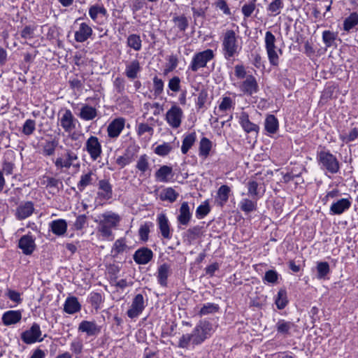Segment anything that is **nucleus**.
Segmentation results:
<instances>
[{
  "instance_id": "39",
  "label": "nucleus",
  "mask_w": 358,
  "mask_h": 358,
  "mask_svg": "<svg viewBox=\"0 0 358 358\" xmlns=\"http://www.w3.org/2000/svg\"><path fill=\"white\" fill-rule=\"evenodd\" d=\"M57 141H47L42 148V153L44 156H52L55 154L56 148L57 146Z\"/></svg>"
},
{
  "instance_id": "15",
  "label": "nucleus",
  "mask_w": 358,
  "mask_h": 358,
  "mask_svg": "<svg viewBox=\"0 0 358 358\" xmlns=\"http://www.w3.org/2000/svg\"><path fill=\"white\" fill-rule=\"evenodd\" d=\"M157 222L162 237L166 239H171V230L166 215L164 213L159 214Z\"/></svg>"
},
{
  "instance_id": "43",
  "label": "nucleus",
  "mask_w": 358,
  "mask_h": 358,
  "mask_svg": "<svg viewBox=\"0 0 358 358\" xmlns=\"http://www.w3.org/2000/svg\"><path fill=\"white\" fill-rule=\"evenodd\" d=\"M287 297L286 290L284 289H280L277 295V298L275 299V304L278 309H283L287 304Z\"/></svg>"
},
{
  "instance_id": "63",
  "label": "nucleus",
  "mask_w": 358,
  "mask_h": 358,
  "mask_svg": "<svg viewBox=\"0 0 358 358\" xmlns=\"http://www.w3.org/2000/svg\"><path fill=\"white\" fill-rule=\"evenodd\" d=\"M209 212H210V207L208 206V203H206L203 205H200L198 206L196 213V216L198 217L203 218L206 215H207Z\"/></svg>"
},
{
  "instance_id": "6",
  "label": "nucleus",
  "mask_w": 358,
  "mask_h": 358,
  "mask_svg": "<svg viewBox=\"0 0 358 358\" xmlns=\"http://www.w3.org/2000/svg\"><path fill=\"white\" fill-rule=\"evenodd\" d=\"M183 117L182 110L177 105H173L170 109L166 111L165 120L167 124L172 129H178L180 127Z\"/></svg>"
},
{
  "instance_id": "46",
  "label": "nucleus",
  "mask_w": 358,
  "mask_h": 358,
  "mask_svg": "<svg viewBox=\"0 0 358 358\" xmlns=\"http://www.w3.org/2000/svg\"><path fill=\"white\" fill-rule=\"evenodd\" d=\"M219 310V306L213 303L204 304L199 312L200 316L206 315L217 313Z\"/></svg>"
},
{
  "instance_id": "11",
  "label": "nucleus",
  "mask_w": 358,
  "mask_h": 358,
  "mask_svg": "<svg viewBox=\"0 0 358 358\" xmlns=\"http://www.w3.org/2000/svg\"><path fill=\"white\" fill-rule=\"evenodd\" d=\"M41 336V331L40 326L38 324L34 323L29 329L22 332L21 334V339L26 344H32L37 341H42L43 338H40Z\"/></svg>"
},
{
  "instance_id": "59",
  "label": "nucleus",
  "mask_w": 358,
  "mask_h": 358,
  "mask_svg": "<svg viewBox=\"0 0 358 358\" xmlns=\"http://www.w3.org/2000/svg\"><path fill=\"white\" fill-rule=\"evenodd\" d=\"M169 88L174 92H178L180 90V79L178 76H174L169 81Z\"/></svg>"
},
{
  "instance_id": "14",
  "label": "nucleus",
  "mask_w": 358,
  "mask_h": 358,
  "mask_svg": "<svg viewBox=\"0 0 358 358\" xmlns=\"http://www.w3.org/2000/svg\"><path fill=\"white\" fill-rule=\"evenodd\" d=\"M18 247L26 255H30L36 248L35 240L30 234L22 236L19 240Z\"/></svg>"
},
{
  "instance_id": "20",
  "label": "nucleus",
  "mask_w": 358,
  "mask_h": 358,
  "mask_svg": "<svg viewBox=\"0 0 358 358\" xmlns=\"http://www.w3.org/2000/svg\"><path fill=\"white\" fill-rule=\"evenodd\" d=\"M98 196L103 200H108L112 198V185L108 180H101L99 182Z\"/></svg>"
},
{
  "instance_id": "54",
  "label": "nucleus",
  "mask_w": 358,
  "mask_h": 358,
  "mask_svg": "<svg viewBox=\"0 0 358 358\" xmlns=\"http://www.w3.org/2000/svg\"><path fill=\"white\" fill-rule=\"evenodd\" d=\"M283 3L282 0H272L268 4V10L274 13V15H278L280 13V9L282 8Z\"/></svg>"
},
{
  "instance_id": "45",
  "label": "nucleus",
  "mask_w": 358,
  "mask_h": 358,
  "mask_svg": "<svg viewBox=\"0 0 358 358\" xmlns=\"http://www.w3.org/2000/svg\"><path fill=\"white\" fill-rule=\"evenodd\" d=\"M337 38V34L329 30H325L322 33V41L327 48L331 47Z\"/></svg>"
},
{
  "instance_id": "47",
  "label": "nucleus",
  "mask_w": 358,
  "mask_h": 358,
  "mask_svg": "<svg viewBox=\"0 0 358 358\" xmlns=\"http://www.w3.org/2000/svg\"><path fill=\"white\" fill-rule=\"evenodd\" d=\"M92 176L93 173L90 171L87 173L83 174L80 176V180L78 183V188L80 191L84 190L87 186L92 184L93 180Z\"/></svg>"
},
{
  "instance_id": "27",
  "label": "nucleus",
  "mask_w": 358,
  "mask_h": 358,
  "mask_svg": "<svg viewBox=\"0 0 358 358\" xmlns=\"http://www.w3.org/2000/svg\"><path fill=\"white\" fill-rule=\"evenodd\" d=\"M100 217V222L113 228H115L120 221L119 215L113 212H106L101 214Z\"/></svg>"
},
{
  "instance_id": "53",
  "label": "nucleus",
  "mask_w": 358,
  "mask_h": 358,
  "mask_svg": "<svg viewBox=\"0 0 358 358\" xmlns=\"http://www.w3.org/2000/svg\"><path fill=\"white\" fill-rule=\"evenodd\" d=\"M36 129V122L34 120L29 119L25 121L22 127V132L27 136L33 134Z\"/></svg>"
},
{
  "instance_id": "60",
  "label": "nucleus",
  "mask_w": 358,
  "mask_h": 358,
  "mask_svg": "<svg viewBox=\"0 0 358 358\" xmlns=\"http://www.w3.org/2000/svg\"><path fill=\"white\" fill-rule=\"evenodd\" d=\"M215 5V7L222 10L224 15H230L231 14L226 0H217Z\"/></svg>"
},
{
  "instance_id": "13",
  "label": "nucleus",
  "mask_w": 358,
  "mask_h": 358,
  "mask_svg": "<svg viewBox=\"0 0 358 358\" xmlns=\"http://www.w3.org/2000/svg\"><path fill=\"white\" fill-rule=\"evenodd\" d=\"M59 122L61 127L66 132H70L76 128V119L69 109L62 111Z\"/></svg>"
},
{
  "instance_id": "17",
  "label": "nucleus",
  "mask_w": 358,
  "mask_h": 358,
  "mask_svg": "<svg viewBox=\"0 0 358 358\" xmlns=\"http://www.w3.org/2000/svg\"><path fill=\"white\" fill-rule=\"evenodd\" d=\"M153 257L152 251L148 248H141L134 254L133 258L138 264H148Z\"/></svg>"
},
{
  "instance_id": "5",
  "label": "nucleus",
  "mask_w": 358,
  "mask_h": 358,
  "mask_svg": "<svg viewBox=\"0 0 358 358\" xmlns=\"http://www.w3.org/2000/svg\"><path fill=\"white\" fill-rule=\"evenodd\" d=\"M275 36L271 31H268L266 32L264 38L265 48L269 62L272 66H278L279 62V57L276 51L277 47L275 45Z\"/></svg>"
},
{
  "instance_id": "21",
  "label": "nucleus",
  "mask_w": 358,
  "mask_h": 358,
  "mask_svg": "<svg viewBox=\"0 0 358 358\" xmlns=\"http://www.w3.org/2000/svg\"><path fill=\"white\" fill-rule=\"evenodd\" d=\"M157 181L160 182H169L173 177L172 167L167 165L162 166L155 173Z\"/></svg>"
},
{
  "instance_id": "9",
  "label": "nucleus",
  "mask_w": 358,
  "mask_h": 358,
  "mask_svg": "<svg viewBox=\"0 0 358 358\" xmlns=\"http://www.w3.org/2000/svg\"><path fill=\"white\" fill-rule=\"evenodd\" d=\"M145 308L144 297L141 294H138L132 299L131 304L127 311V315L131 319L136 318L142 313Z\"/></svg>"
},
{
  "instance_id": "40",
  "label": "nucleus",
  "mask_w": 358,
  "mask_h": 358,
  "mask_svg": "<svg viewBox=\"0 0 358 358\" xmlns=\"http://www.w3.org/2000/svg\"><path fill=\"white\" fill-rule=\"evenodd\" d=\"M176 27L180 31L184 32L187 29L189 22L187 18L184 15L174 16L173 18Z\"/></svg>"
},
{
  "instance_id": "55",
  "label": "nucleus",
  "mask_w": 358,
  "mask_h": 358,
  "mask_svg": "<svg viewBox=\"0 0 358 358\" xmlns=\"http://www.w3.org/2000/svg\"><path fill=\"white\" fill-rule=\"evenodd\" d=\"M171 150V146L169 143H164L157 145L155 149V152L159 156L167 155Z\"/></svg>"
},
{
  "instance_id": "41",
  "label": "nucleus",
  "mask_w": 358,
  "mask_h": 358,
  "mask_svg": "<svg viewBox=\"0 0 358 358\" xmlns=\"http://www.w3.org/2000/svg\"><path fill=\"white\" fill-rule=\"evenodd\" d=\"M136 169L141 171V173H144L145 171L149 170L150 163L149 157L147 155L144 154L139 157L136 162Z\"/></svg>"
},
{
  "instance_id": "37",
  "label": "nucleus",
  "mask_w": 358,
  "mask_h": 358,
  "mask_svg": "<svg viewBox=\"0 0 358 358\" xmlns=\"http://www.w3.org/2000/svg\"><path fill=\"white\" fill-rule=\"evenodd\" d=\"M239 206L241 210L246 213H251L257 209V202L249 199H243Z\"/></svg>"
},
{
  "instance_id": "18",
  "label": "nucleus",
  "mask_w": 358,
  "mask_h": 358,
  "mask_svg": "<svg viewBox=\"0 0 358 358\" xmlns=\"http://www.w3.org/2000/svg\"><path fill=\"white\" fill-rule=\"evenodd\" d=\"M78 331L86 333L87 336H95L100 333L101 327L94 321H82L78 326Z\"/></svg>"
},
{
  "instance_id": "32",
  "label": "nucleus",
  "mask_w": 358,
  "mask_h": 358,
  "mask_svg": "<svg viewBox=\"0 0 358 358\" xmlns=\"http://www.w3.org/2000/svg\"><path fill=\"white\" fill-rule=\"evenodd\" d=\"M196 140V134L195 132H192L185 136L181 146V152L182 154H186L192 146L194 144Z\"/></svg>"
},
{
  "instance_id": "7",
  "label": "nucleus",
  "mask_w": 358,
  "mask_h": 358,
  "mask_svg": "<svg viewBox=\"0 0 358 358\" xmlns=\"http://www.w3.org/2000/svg\"><path fill=\"white\" fill-rule=\"evenodd\" d=\"M78 159V154L73 150L67 148L63 156L57 157L55 161V165L57 169L64 168L69 169L71 166H74L73 162Z\"/></svg>"
},
{
  "instance_id": "57",
  "label": "nucleus",
  "mask_w": 358,
  "mask_h": 358,
  "mask_svg": "<svg viewBox=\"0 0 358 358\" xmlns=\"http://www.w3.org/2000/svg\"><path fill=\"white\" fill-rule=\"evenodd\" d=\"M87 222V217L85 215H80L76 217L73 223V229L75 230H81L84 228Z\"/></svg>"
},
{
  "instance_id": "22",
  "label": "nucleus",
  "mask_w": 358,
  "mask_h": 358,
  "mask_svg": "<svg viewBox=\"0 0 358 358\" xmlns=\"http://www.w3.org/2000/svg\"><path fill=\"white\" fill-rule=\"evenodd\" d=\"M22 319L20 310H8L5 312L1 317L2 322L6 326L17 324Z\"/></svg>"
},
{
  "instance_id": "52",
  "label": "nucleus",
  "mask_w": 358,
  "mask_h": 358,
  "mask_svg": "<svg viewBox=\"0 0 358 358\" xmlns=\"http://www.w3.org/2000/svg\"><path fill=\"white\" fill-rule=\"evenodd\" d=\"M258 183L255 180H250L247 183V187H248V194L252 198L258 199Z\"/></svg>"
},
{
  "instance_id": "51",
  "label": "nucleus",
  "mask_w": 358,
  "mask_h": 358,
  "mask_svg": "<svg viewBox=\"0 0 358 358\" xmlns=\"http://www.w3.org/2000/svg\"><path fill=\"white\" fill-rule=\"evenodd\" d=\"M5 294L10 301L16 304H20L22 301L21 294L15 290L8 288Z\"/></svg>"
},
{
  "instance_id": "36",
  "label": "nucleus",
  "mask_w": 358,
  "mask_h": 358,
  "mask_svg": "<svg viewBox=\"0 0 358 358\" xmlns=\"http://www.w3.org/2000/svg\"><path fill=\"white\" fill-rule=\"evenodd\" d=\"M294 326L292 322L280 320L275 324V328L278 334L287 335L289 334L290 329Z\"/></svg>"
},
{
  "instance_id": "26",
  "label": "nucleus",
  "mask_w": 358,
  "mask_h": 358,
  "mask_svg": "<svg viewBox=\"0 0 358 358\" xmlns=\"http://www.w3.org/2000/svg\"><path fill=\"white\" fill-rule=\"evenodd\" d=\"M179 215L177 217L178 222L182 225H187L192 217L188 203L185 201L181 204L179 210Z\"/></svg>"
},
{
  "instance_id": "1",
  "label": "nucleus",
  "mask_w": 358,
  "mask_h": 358,
  "mask_svg": "<svg viewBox=\"0 0 358 358\" xmlns=\"http://www.w3.org/2000/svg\"><path fill=\"white\" fill-rule=\"evenodd\" d=\"M212 329L211 324L206 320L200 321L191 334H183L178 342V347L187 348L189 343L197 345L202 343L209 336Z\"/></svg>"
},
{
  "instance_id": "8",
  "label": "nucleus",
  "mask_w": 358,
  "mask_h": 358,
  "mask_svg": "<svg viewBox=\"0 0 358 358\" xmlns=\"http://www.w3.org/2000/svg\"><path fill=\"white\" fill-rule=\"evenodd\" d=\"M238 87L240 91L247 96H252L259 91L257 79L252 74L248 75L245 80L238 84Z\"/></svg>"
},
{
  "instance_id": "31",
  "label": "nucleus",
  "mask_w": 358,
  "mask_h": 358,
  "mask_svg": "<svg viewBox=\"0 0 358 358\" xmlns=\"http://www.w3.org/2000/svg\"><path fill=\"white\" fill-rule=\"evenodd\" d=\"M170 273V266L166 264H162L157 271V279L162 286H166L167 278Z\"/></svg>"
},
{
  "instance_id": "16",
  "label": "nucleus",
  "mask_w": 358,
  "mask_h": 358,
  "mask_svg": "<svg viewBox=\"0 0 358 358\" xmlns=\"http://www.w3.org/2000/svg\"><path fill=\"white\" fill-rule=\"evenodd\" d=\"M34 210V203L31 201L22 203L16 208L15 217L19 220H24L31 215Z\"/></svg>"
},
{
  "instance_id": "10",
  "label": "nucleus",
  "mask_w": 358,
  "mask_h": 358,
  "mask_svg": "<svg viewBox=\"0 0 358 358\" xmlns=\"http://www.w3.org/2000/svg\"><path fill=\"white\" fill-rule=\"evenodd\" d=\"M85 149L93 161L100 157L102 153V147L99 138L95 136H91L85 143Z\"/></svg>"
},
{
  "instance_id": "28",
  "label": "nucleus",
  "mask_w": 358,
  "mask_h": 358,
  "mask_svg": "<svg viewBox=\"0 0 358 358\" xmlns=\"http://www.w3.org/2000/svg\"><path fill=\"white\" fill-rule=\"evenodd\" d=\"M350 207V201L348 199H339L330 207V211L334 215H340Z\"/></svg>"
},
{
  "instance_id": "58",
  "label": "nucleus",
  "mask_w": 358,
  "mask_h": 358,
  "mask_svg": "<svg viewBox=\"0 0 358 358\" xmlns=\"http://www.w3.org/2000/svg\"><path fill=\"white\" fill-rule=\"evenodd\" d=\"M278 274L274 270H268L265 273L263 280L268 283L274 284L278 281Z\"/></svg>"
},
{
  "instance_id": "30",
  "label": "nucleus",
  "mask_w": 358,
  "mask_h": 358,
  "mask_svg": "<svg viewBox=\"0 0 358 358\" xmlns=\"http://www.w3.org/2000/svg\"><path fill=\"white\" fill-rule=\"evenodd\" d=\"M140 71V62L137 59H134L126 65L125 75L129 79L136 78Z\"/></svg>"
},
{
  "instance_id": "2",
  "label": "nucleus",
  "mask_w": 358,
  "mask_h": 358,
  "mask_svg": "<svg viewBox=\"0 0 358 358\" xmlns=\"http://www.w3.org/2000/svg\"><path fill=\"white\" fill-rule=\"evenodd\" d=\"M223 56L226 59L237 55L241 49L238 44V36L232 29H227L224 33L222 40Z\"/></svg>"
},
{
  "instance_id": "24",
  "label": "nucleus",
  "mask_w": 358,
  "mask_h": 358,
  "mask_svg": "<svg viewBox=\"0 0 358 358\" xmlns=\"http://www.w3.org/2000/svg\"><path fill=\"white\" fill-rule=\"evenodd\" d=\"M81 309V305L75 296L68 297L64 305V310L68 314H74Z\"/></svg>"
},
{
  "instance_id": "44",
  "label": "nucleus",
  "mask_w": 358,
  "mask_h": 358,
  "mask_svg": "<svg viewBox=\"0 0 358 358\" xmlns=\"http://www.w3.org/2000/svg\"><path fill=\"white\" fill-rule=\"evenodd\" d=\"M89 15L90 17L95 21L98 17L99 15L106 16L107 15V10L103 6L99 5L92 6L89 9Z\"/></svg>"
},
{
  "instance_id": "33",
  "label": "nucleus",
  "mask_w": 358,
  "mask_h": 358,
  "mask_svg": "<svg viewBox=\"0 0 358 358\" xmlns=\"http://www.w3.org/2000/svg\"><path fill=\"white\" fill-rule=\"evenodd\" d=\"M265 129L269 134H275L278 129V121L273 115L266 117L264 123Z\"/></svg>"
},
{
  "instance_id": "4",
  "label": "nucleus",
  "mask_w": 358,
  "mask_h": 358,
  "mask_svg": "<svg viewBox=\"0 0 358 358\" xmlns=\"http://www.w3.org/2000/svg\"><path fill=\"white\" fill-rule=\"evenodd\" d=\"M317 160L321 168L325 169L330 173H336L340 169V164L338 159L329 152L320 151L317 154Z\"/></svg>"
},
{
  "instance_id": "48",
  "label": "nucleus",
  "mask_w": 358,
  "mask_h": 358,
  "mask_svg": "<svg viewBox=\"0 0 358 358\" xmlns=\"http://www.w3.org/2000/svg\"><path fill=\"white\" fill-rule=\"evenodd\" d=\"M230 188L227 185H222L217 190V197L220 201L221 205L225 203L229 199Z\"/></svg>"
},
{
  "instance_id": "42",
  "label": "nucleus",
  "mask_w": 358,
  "mask_h": 358,
  "mask_svg": "<svg viewBox=\"0 0 358 358\" xmlns=\"http://www.w3.org/2000/svg\"><path fill=\"white\" fill-rule=\"evenodd\" d=\"M178 196L177 193L172 187L166 188L160 195V199L162 201H169L174 202Z\"/></svg>"
},
{
  "instance_id": "35",
  "label": "nucleus",
  "mask_w": 358,
  "mask_h": 358,
  "mask_svg": "<svg viewBox=\"0 0 358 358\" xmlns=\"http://www.w3.org/2000/svg\"><path fill=\"white\" fill-rule=\"evenodd\" d=\"M127 45L136 51H139L142 47V41L139 35L132 34L127 39Z\"/></svg>"
},
{
  "instance_id": "29",
  "label": "nucleus",
  "mask_w": 358,
  "mask_h": 358,
  "mask_svg": "<svg viewBox=\"0 0 358 358\" xmlns=\"http://www.w3.org/2000/svg\"><path fill=\"white\" fill-rule=\"evenodd\" d=\"M98 115L97 110L87 104L83 105L79 113V117L86 121L94 120Z\"/></svg>"
},
{
  "instance_id": "56",
  "label": "nucleus",
  "mask_w": 358,
  "mask_h": 358,
  "mask_svg": "<svg viewBox=\"0 0 358 358\" xmlns=\"http://www.w3.org/2000/svg\"><path fill=\"white\" fill-rule=\"evenodd\" d=\"M153 90L156 96L160 95L164 90V82L161 78L155 76L153 78Z\"/></svg>"
},
{
  "instance_id": "12",
  "label": "nucleus",
  "mask_w": 358,
  "mask_h": 358,
  "mask_svg": "<svg viewBox=\"0 0 358 358\" xmlns=\"http://www.w3.org/2000/svg\"><path fill=\"white\" fill-rule=\"evenodd\" d=\"M125 119L123 117H117L111 121L108 127V136L110 138H117L124 128Z\"/></svg>"
},
{
  "instance_id": "3",
  "label": "nucleus",
  "mask_w": 358,
  "mask_h": 358,
  "mask_svg": "<svg viewBox=\"0 0 358 358\" xmlns=\"http://www.w3.org/2000/svg\"><path fill=\"white\" fill-rule=\"evenodd\" d=\"M214 57L215 54L211 49L196 52L192 58L188 69L192 72H196L199 69L205 68L208 62L213 59Z\"/></svg>"
},
{
  "instance_id": "23",
  "label": "nucleus",
  "mask_w": 358,
  "mask_h": 358,
  "mask_svg": "<svg viewBox=\"0 0 358 358\" xmlns=\"http://www.w3.org/2000/svg\"><path fill=\"white\" fill-rule=\"evenodd\" d=\"M239 122L243 130L247 133H250L252 131L257 133L259 131L258 125L250 122L249 120V115L245 112L241 113L239 117Z\"/></svg>"
},
{
  "instance_id": "25",
  "label": "nucleus",
  "mask_w": 358,
  "mask_h": 358,
  "mask_svg": "<svg viewBox=\"0 0 358 358\" xmlns=\"http://www.w3.org/2000/svg\"><path fill=\"white\" fill-rule=\"evenodd\" d=\"M52 232L57 236H63L67 230V223L65 220L58 219L53 220L50 224Z\"/></svg>"
},
{
  "instance_id": "19",
  "label": "nucleus",
  "mask_w": 358,
  "mask_h": 358,
  "mask_svg": "<svg viewBox=\"0 0 358 358\" xmlns=\"http://www.w3.org/2000/svg\"><path fill=\"white\" fill-rule=\"evenodd\" d=\"M92 34V29L85 22L80 24L78 30L75 32V40L79 43L86 41Z\"/></svg>"
},
{
  "instance_id": "50",
  "label": "nucleus",
  "mask_w": 358,
  "mask_h": 358,
  "mask_svg": "<svg viewBox=\"0 0 358 358\" xmlns=\"http://www.w3.org/2000/svg\"><path fill=\"white\" fill-rule=\"evenodd\" d=\"M113 227L108 226L99 221L98 226V231L105 238H109L113 235L112 229Z\"/></svg>"
},
{
  "instance_id": "38",
  "label": "nucleus",
  "mask_w": 358,
  "mask_h": 358,
  "mask_svg": "<svg viewBox=\"0 0 358 358\" xmlns=\"http://www.w3.org/2000/svg\"><path fill=\"white\" fill-rule=\"evenodd\" d=\"M358 24V14L357 13H351L343 22V29L349 31Z\"/></svg>"
},
{
  "instance_id": "61",
  "label": "nucleus",
  "mask_w": 358,
  "mask_h": 358,
  "mask_svg": "<svg viewBox=\"0 0 358 358\" xmlns=\"http://www.w3.org/2000/svg\"><path fill=\"white\" fill-rule=\"evenodd\" d=\"M153 128L148 125L147 123H140L138 125L136 131L138 136H142L145 133H150V134H152L153 133Z\"/></svg>"
},
{
  "instance_id": "34",
  "label": "nucleus",
  "mask_w": 358,
  "mask_h": 358,
  "mask_svg": "<svg viewBox=\"0 0 358 358\" xmlns=\"http://www.w3.org/2000/svg\"><path fill=\"white\" fill-rule=\"evenodd\" d=\"M212 148V142L207 138L203 137L199 143V155L206 159Z\"/></svg>"
},
{
  "instance_id": "62",
  "label": "nucleus",
  "mask_w": 358,
  "mask_h": 358,
  "mask_svg": "<svg viewBox=\"0 0 358 358\" xmlns=\"http://www.w3.org/2000/svg\"><path fill=\"white\" fill-rule=\"evenodd\" d=\"M255 9V2H250L244 4L241 8L242 13L245 17H249Z\"/></svg>"
},
{
  "instance_id": "64",
  "label": "nucleus",
  "mask_w": 358,
  "mask_h": 358,
  "mask_svg": "<svg viewBox=\"0 0 358 358\" xmlns=\"http://www.w3.org/2000/svg\"><path fill=\"white\" fill-rule=\"evenodd\" d=\"M358 137V129L352 128L346 136H343L341 138L345 142H351Z\"/></svg>"
},
{
  "instance_id": "49",
  "label": "nucleus",
  "mask_w": 358,
  "mask_h": 358,
  "mask_svg": "<svg viewBox=\"0 0 358 358\" xmlns=\"http://www.w3.org/2000/svg\"><path fill=\"white\" fill-rule=\"evenodd\" d=\"M317 278L322 279L329 273V265L326 262H318L317 265Z\"/></svg>"
}]
</instances>
